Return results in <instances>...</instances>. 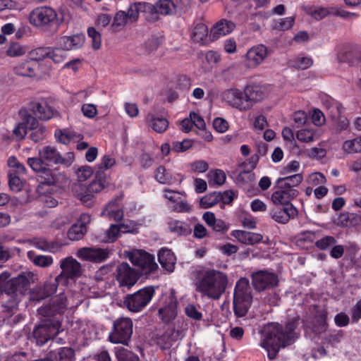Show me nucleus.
<instances>
[{"instance_id": "nucleus-1", "label": "nucleus", "mask_w": 361, "mask_h": 361, "mask_svg": "<svg viewBox=\"0 0 361 361\" xmlns=\"http://www.w3.org/2000/svg\"><path fill=\"white\" fill-rule=\"evenodd\" d=\"M74 159L73 153H68L63 157L56 147L51 145L44 146L39 149L38 157H30L27 160V165L37 173L39 183L37 190L39 192L44 185H52L57 180V176L49 168L48 163L70 166Z\"/></svg>"}, {"instance_id": "nucleus-2", "label": "nucleus", "mask_w": 361, "mask_h": 361, "mask_svg": "<svg viewBox=\"0 0 361 361\" xmlns=\"http://www.w3.org/2000/svg\"><path fill=\"white\" fill-rule=\"evenodd\" d=\"M294 321L288 322L284 327L277 323L269 324L262 332L260 345L267 350L268 357H276L279 349L292 344L297 338Z\"/></svg>"}, {"instance_id": "nucleus-3", "label": "nucleus", "mask_w": 361, "mask_h": 361, "mask_svg": "<svg viewBox=\"0 0 361 361\" xmlns=\"http://www.w3.org/2000/svg\"><path fill=\"white\" fill-rule=\"evenodd\" d=\"M228 279L219 270L207 269L200 274L195 282V290L202 297L217 300L226 291Z\"/></svg>"}, {"instance_id": "nucleus-4", "label": "nucleus", "mask_w": 361, "mask_h": 361, "mask_svg": "<svg viewBox=\"0 0 361 361\" xmlns=\"http://www.w3.org/2000/svg\"><path fill=\"white\" fill-rule=\"evenodd\" d=\"M107 184L106 178L97 176L96 179L88 185L81 182L74 183L71 186V191L74 197L83 204L92 207L95 195L100 192Z\"/></svg>"}, {"instance_id": "nucleus-5", "label": "nucleus", "mask_w": 361, "mask_h": 361, "mask_svg": "<svg viewBox=\"0 0 361 361\" xmlns=\"http://www.w3.org/2000/svg\"><path fill=\"white\" fill-rule=\"evenodd\" d=\"M252 300L249 281L246 278H240L236 283L234 296L233 309L238 317L245 315L250 307Z\"/></svg>"}, {"instance_id": "nucleus-6", "label": "nucleus", "mask_w": 361, "mask_h": 361, "mask_svg": "<svg viewBox=\"0 0 361 361\" xmlns=\"http://www.w3.org/2000/svg\"><path fill=\"white\" fill-rule=\"evenodd\" d=\"M154 293L153 286H145L134 293L126 295L123 303L130 312H140L149 305Z\"/></svg>"}, {"instance_id": "nucleus-7", "label": "nucleus", "mask_w": 361, "mask_h": 361, "mask_svg": "<svg viewBox=\"0 0 361 361\" xmlns=\"http://www.w3.org/2000/svg\"><path fill=\"white\" fill-rule=\"evenodd\" d=\"M133 321L129 317H119L114 322L109 341L113 343L128 345L133 334Z\"/></svg>"}, {"instance_id": "nucleus-8", "label": "nucleus", "mask_w": 361, "mask_h": 361, "mask_svg": "<svg viewBox=\"0 0 361 361\" xmlns=\"http://www.w3.org/2000/svg\"><path fill=\"white\" fill-rule=\"evenodd\" d=\"M61 324L59 319H45L35 327L33 336L37 345H42L61 331Z\"/></svg>"}, {"instance_id": "nucleus-9", "label": "nucleus", "mask_w": 361, "mask_h": 361, "mask_svg": "<svg viewBox=\"0 0 361 361\" xmlns=\"http://www.w3.org/2000/svg\"><path fill=\"white\" fill-rule=\"evenodd\" d=\"M128 257L131 263L138 267L142 274H152L158 268L154 257L145 251L133 250L128 255Z\"/></svg>"}, {"instance_id": "nucleus-10", "label": "nucleus", "mask_w": 361, "mask_h": 361, "mask_svg": "<svg viewBox=\"0 0 361 361\" xmlns=\"http://www.w3.org/2000/svg\"><path fill=\"white\" fill-rule=\"evenodd\" d=\"M139 279L138 274L128 263L123 262L116 268V279L123 291L130 290Z\"/></svg>"}, {"instance_id": "nucleus-11", "label": "nucleus", "mask_w": 361, "mask_h": 361, "mask_svg": "<svg viewBox=\"0 0 361 361\" xmlns=\"http://www.w3.org/2000/svg\"><path fill=\"white\" fill-rule=\"evenodd\" d=\"M306 13L317 20H322L328 16H337L343 19L356 18L359 16L355 13L349 12L338 6L309 8Z\"/></svg>"}, {"instance_id": "nucleus-12", "label": "nucleus", "mask_w": 361, "mask_h": 361, "mask_svg": "<svg viewBox=\"0 0 361 361\" xmlns=\"http://www.w3.org/2000/svg\"><path fill=\"white\" fill-rule=\"evenodd\" d=\"M59 267L61 273L56 276V279L73 280L80 277L82 274L81 264L71 256L61 259Z\"/></svg>"}, {"instance_id": "nucleus-13", "label": "nucleus", "mask_w": 361, "mask_h": 361, "mask_svg": "<svg viewBox=\"0 0 361 361\" xmlns=\"http://www.w3.org/2000/svg\"><path fill=\"white\" fill-rule=\"evenodd\" d=\"M278 283V276L267 270H259L252 274V284L257 291L271 289L276 287Z\"/></svg>"}, {"instance_id": "nucleus-14", "label": "nucleus", "mask_w": 361, "mask_h": 361, "mask_svg": "<svg viewBox=\"0 0 361 361\" xmlns=\"http://www.w3.org/2000/svg\"><path fill=\"white\" fill-rule=\"evenodd\" d=\"M56 11L49 6H41L33 9L29 15L30 23L36 27H42L56 20Z\"/></svg>"}, {"instance_id": "nucleus-15", "label": "nucleus", "mask_w": 361, "mask_h": 361, "mask_svg": "<svg viewBox=\"0 0 361 361\" xmlns=\"http://www.w3.org/2000/svg\"><path fill=\"white\" fill-rule=\"evenodd\" d=\"M222 98L230 106L241 111H246L250 109V106L247 103L244 90L242 91L237 88L226 90L223 92Z\"/></svg>"}, {"instance_id": "nucleus-16", "label": "nucleus", "mask_w": 361, "mask_h": 361, "mask_svg": "<svg viewBox=\"0 0 361 361\" xmlns=\"http://www.w3.org/2000/svg\"><path fill=\"white\" fill-rule=\"evenodd\" d=\"M178 300L173 290L166 298L163 305L159 309L158 315L164 323H170L178 315Z\"/></svg>"}, {"instance_id": "nucleus-17", "label": "nucleus", "mask_w": 361, "mask_h": 361, "mask_svg": "<svg viewBox=\"0 0 361 361\" xmlns=\"http://www.w3.org/2000/svg\"><path fill=\"white\" fill-rule=\"evenodd\" d=\"M75 255L82 260L101 263L109 257L110 250L107 248L85 247L80 248Z\"/></svg>"}, {"instance_id": "nucleus-18", "label": "nucleus", "mask_w": 361, "mask_h": 361, "mask_svg": "<svg viewBox=\"0 0 361 361\" xmlns=\"http://www.w3.org/2000/svg\"><path fill=\"white\" fill-rule=\"evenodd\" d=\"M18 114L20 121L14 126L13 134L16 140H23L25 139L30 125H34L36 123V118L25 109H20Z\"/></svg>"}, {"instance_id": "nucleus-19", "label": "nucleus", "mask_w": 361, "mask_h": 361, "mask_svg": "<svg viewBox=\"0 0 361 361\" xmlns=\"http://www.w3.org/2000/svg\"><path fill=\"white\" fill-rule=\"evenodd\" d=\"M244 94L251 109L254 104L262 101L267 97L268 90L264 85L252 82L244 87Z\"/></svg>"}, {"instance_id": "nucleus-20", "label": "nucleus", "mask_w": 361, "mask_h": 361, "mask_svg": "<svg viewBox=\"0 0 361 361\" xmlns=\"http://www.w3.org/2000/svg\"><path fill=\"white\" fill-rule=\"evenodd\" d=\"M37 280V275L30 271H23L18 276L12 278L13 295L24 294L30 285Z\"/></svg>"}, {"instance_id": "nucleus-21", "label": "nucleus", "mask_w": 361, "mask_h": 361, "mask_svg": "<svg viewBox=\"0 0 361 361\" xmlns=\"http://www.w3.org/2000/svg\"><path fill=\"white\" fill-rule=\"evenodd\" d=\"M268 54L267 48L264 44L251 47L246 54V64L249 68H255L261 64Z\"/></svg>"}, {"instance_id": "nucleus-22", "label": "nucleus", "mask_w": 361, "mask_h": 361, "mask_svg": "<svg viewBox=\"0 0 361 361\" xmlns=\"http://www.w3.org/2000/svg\"><path fill=\"white\" fill-rule=\"evenodd\" d=\"M275 188L276 190L271 195V200L274 204L290 205V202L299 195L298 189Z\"/></svg>"}, {"instance_id": "nucleus-23", "label": "nucleus", "mask_w": 361, "mask_h": 361, "mask_svg": "<svg viewBox=\"0 0 361 361\" xmlns=\"http://www.w3.org/2000/svg\"><path fill=\"white\" fill-rule=\"evenodd\" d=\"M66 297L61 294L56 296L51 304L38 309L39 314L44 317H50L56 314L63 313L66 309Z\"/></svg>"}, {"instance_id": "nucleus-24", "label": "nucleus", "mask_w": 361, "mask_h": 361, "mask_svg": "<svg viewBox=\"0 0 361 361\" xmlns=\"http://www.w3.org/2000/svg\"><path fill=\"white\" fill-rule=\"evenodd\" d=\"M235 25L231 20L221 19L212 27L209 38L210 42H214L221 37L230 34L235 28Z\"/></svg>"}, {"instance_id": "nucleus-25", "label": "nucleus", "mask_w": 361, "mask_h": 361, "mask_svg": "<svg viewBox=\"0 0 361 361\" xmlns=\"http://www.w3.org/2000/svg\"><path fill=\"white\" fill-rule=\"evenodd\" d=\"M85 40L83 34H75L71 36H61L57 39V44L66 51L81 48Z\"/></svg>"}, {"instance_id": "nucleus-26", "label": "nucleus", "mask_w": 361, "mask_h": 361, "mask_svg": "<svg viewBox=\"0 0 361 361\" xmlns=\"http://www.w3.org/2000/svg\"><path fill=\"white\" fill-rule=\"evenodd\" d=\"M176 11V5L171 0H159L155 4L147 3V11L150 14L171 15Z\"/></svg>"}, {"instance_id": "nucleus-27", "label": "nucleus", "mask_w": 361, "mask_h": 361, "mask_svg": "<svg viewBox=\"0 0 361 361\" xmlns=\"http://www.w3.org/2000/svg\"><path fill=\"white\" fill-rule=\"evenodd\" d=\"M59 281L56 277L53 280L47 281L43 286L35 288L32 293V299L42 300L53 295L57 290Z\"/></svg>"}, {"instance_id": "nucleus-28", "label": "nucleus", "mask_w": 361, "mask_h": 361, "mask_svg": "<svg viewBox=\"0 0 361 361\" xmlns=\"http://www.w3.org/2000/svg\"><path fill=\"white\" fill-rule=\"evenodd\" d=\"M30 108L32 113L41 120H49L54 115L53 109L44 99L30 102Z\"/></svg>"}, {"instance_id": "nucleus-29", "label": "nucleus", "mask_w": 361, "mask_h": 361, "mask_svg": "<svg viewBox=\"0 0 361 361\" xmlns=\"http://www.w3.org/2000/svg\"><path fill=\"white\" fill-rule=\"evenodd\" d=\"M128 227H109L103 233L99 236L102 242L110 243L116 241L121 233H137V228L127 229Z\"/></svg>"}, {"instance_id": "nucleus-30", "label": "nucleus", "mask_w": 361, "mask_h": 361, "mask_svg": "<svg viewBox=\"0 0 361 361\" xmlns=\"http://www.w3.org/2000/svg\"><path fill=\"white\" fill-rule=\"evenodd\" d=\"M39 64L35 61H26L18 63L14 68L16 75L25 77H35L39 75Z\"/></svg>"}, {"instance_id": "nucleus-31", "label": "nucleus", "mask_w": 361, "mask_h": 361, "mask_svg": "<svg viewBox=\"0 0 361 361\" xmlns=\"http://www.w3.org/2000/svg\"><path fill=\"white\" fill-rule=\"evenodd\" d=\"M145 121L149 127L158 133L165 132L169 127V121L167 119L155 113H148Z\"/></svg>"}, {"instance_id": "nucleus-32", "label": "nucleus", "mask_w": 361, "mask_h": 361, "mask_svg": "<svg viewBox=\"0 0 361 361\" xmlns=\"http://www.w3.org/2000/svg\"><path fill=\"white\" fill-rule=\"evenodd\" d=\"M298 209L293 204L285 206L282 209H279L271 214V218L279 224H285L291 218L298 215Z\"/></svg>"}, {"instance_id": "nucleus-33", "label": "nucleus", "mask_w": 361, "mask_h": 361, "mask_svg": "<svg viewBox=\"0 0 361 361\" xmlns=\"http://www.w3.org/2000/svg\"><path fill=\"white\" fill-rule=\"evenodd\" d=\"M303 180L302 173H295L293 175H286L278 178L275 181L274 188L296 189Z\"/></svg>"}, {"instance_id": "nucleus-34", "label": "nucleus", "mask_w": 361, "mask_h": 361, "mask_svg": "<svg viewBox=\"0 0 361 361\" xmlns=\"http://www.w3.org/2000/svg\"><path fill=\"white\" fill-rule=\"evenodd\" d=\"M207 26L201 22L197 23L191 33V39L194 42L200 45H206L209 41Z\"/></svg>"}, {"instance_id": "nucleus-35", "label": "nucleus", "mask_w": 361, "mask_h": 361, "mask_svg": "<svg viewBox=\"0 0 361 361\" xmlns=\"http://www.w3.org/2000/svg\"><path fill=\"white\" fill-rule=\"evenodd\" d=\"M232 235L241 243L247 245H254L262 240L261 234L243 230H235Z\"/></svg>"}, {"instance_id": "nucleus-36", "label": "nucleus", "mask_w": 361, "mask_h": 361, "mask_svg": "<svg viewBox=\"0 0 361 361\" xmlns=\"http://www.w3.org/2000/svg\"><path fill=\"white\" fill-rule=\"evenodd\" d=\"M158 260L162 267L168 271H173L176 264V257L171 250L162 248L158 253Z\"/></svg>"}, {"instance_id": "nucleus-37", "label": "nucleus", "mask_w": 361, "mask_h": 361, "mask_svg": "<svg viewBox=\"0 0 361 361\" xmlns=\"http://www.w3.org/2000/svg\"><path fill=\"white\" fill-rule=\"evenodd\" d=\"M116 201V200L111 201L102 211V215L110 220L120 222L123 219V212L119 208Z\"/></svg>"}, {"instance_id": "nucleus-38", "label": "nucleus", "mask_w": 361, "mask_h": 361, "mask_svg": "<svg viewBox=\"0 0 361 361\" xmlns=\"http://www.w3.org/2000/svg\"><path fill=\"white\" fill-rule=\"evenodd\" d=\"M179 331L169 329L158 340V345L164 350L170 348L179 338Z\"/></svg>"}, {"instance_id": "nucleus-39", "label": "nucleus", "mask_w": 361, "mask_h": 361, "mask_svg": "<svg viewBox=\"0 0 361 361\" xmlns=\"http://www.w3.org/2000/svg\"><path fill=\"white\" fill-rule=\"evenodd\" d=\"M27 257L35 265L43 268L50 267L54 262V259L51 256L42 255H37L33 251L27 252Z\"/></svg>"}, {"instance_id": "nucleus-40", "label": "nucleus", "mask_w": 361, "mask_h": 361, "mask_svg": "<svg viewBox=\"0 0 361 361\" xmlns=\"http://www.w3.org/2000/svg\"><path fill=\"white\" fill-rule=\"evenodd\" d=\"M3 293L13 296L12 279L8 271H4L0 274V295Z\"/></svg>"}, {"instance_id": "nucleus-41", "label": "nucleus", "mask_w": 361, "mask_h": 361, "mask_svg": "<svg viewBox=\"0 0 361 361\" xmlns=\"http://www.w3.org/2000/svg\"><path fill=\"white\" fill-rule=\"evenodd\" d=\"M147 2H138L132 4L128 10V15L130 22H135L139 17L140 13H147Z\"/></svg>"}, {"instance_id": "nucleus-42", "label": "nucleus", "mask_w": 361, "mask_h": 361, "mask_svg": "<svg viewBox=\"0 0 361 361\" xmlns=\"http://www.w3.org/2000/svg\"><path fill=\"white\" fill-rule=\"evenodd\" d=\"M30 138L35 142H39L43 140L46 137V128L39 125L36 119V123L30 126Z\"/></svg>"}, {"instance_id": "nucleus-43", "label": "nucleus", "mask_w": 361, "mask_h": 361, "mask_svg": "<svg viewBox=\"0 0 361 361\" xmlns=\"http://www.w3.org/2000/svg\"><path fill=\"white\" fill-rule=\"evenodd\" d=\"M290 64L296 69L305 70L313 64V60L311 57L305 56L302 54L290 60Z\"/></svg>"}, {"instance_id": "nucleus-44", "label": "nucleus", "mask_w": 361, "mask_h": 361, "mask_svg": "<svg viewBox=\"0 0 361 361\" xmlns=\"http://www.w3.org/2000/svg\"><path fill=\"white\" fill-rule=\"evenodd\" d=\"M7 165L10 169L8 173H11L13 175L18 176L26 173L25 166L14 156H11L8 159Z\"/></svg>"}, {"instance_id": "nucleus-45", "label": "nucleus", "mask_w": 361, "mask_h": 361, "mask_svg": "<svg viewBox=\"0 0 361 361\" xmlns=\"http://www.w3.org/2000/svg\"><path fill=\"white\" fill-rule=\"evenodd\" d=\"M52 357L56 361H74L75 353L71 348H60Z\"/></svg>"}, {"instance_id": "nucleus-46", "label": "nucleus", "mask_w": 361, "mask_h": 361, "mask_svg": "<svg viewBox=\"0 0 361 361\" xmlns=\"http://www.w3.org/2000/svg\"><path fill=\"white\" fill-rule=\"evenodd\" d=\"M129 21L128 15L125 11H120L114 16L111 27L114 31L122 30Z\"/></svg>"}, {"instance_id": "nucleus-47", "label": "nucleus", "mask_w": 361, "mask_h": 361, "mask_svg": "<svg viewBox=\"0 0 361 361\" xmlns=\"http://www.w3.org/2000/svg\"><path fill=\"white\" fill-rule=\"evenodd\" d=\"M252 159H253V157H252ZM257 161L258 158L252 160L250 162V170H244L240 172L237 176V180L245 183L253 181L255 180V173L252 171L256 167Z\"/></svg>"}, {"instance_id": "nucleus-48", "label": "nucleus", "mask_w": 361, "mask_h": 361, "mask_svg": "<svg viewBox=\"0 0 361 361\" xmlns=\"http://www.w3.org/2000/svg\"><path fill=\"white\" fill-rule=\"evenodd\" d=\"M209 184H216L218 185H223L226 179V176L224 171L221 169H215L210 171L207 174Z\"/></svg>"}, {"instance_id": "nucleus-49", "label": "nucleus", "mask_w": 361, "mask_h": 361, "mask_svg": "<svg viewBox=\"0 0 361 361\" xmlns=\"http://www.w3.org/2000/svg\"><path fill=\"white\" fill-rule=\"evenodd\" d=\"M345 59L351 64L361 61V45H353L350 50L346 51Z\"/></svg>"}, {"instance_id": "nucleus-50", "label": "nucleus", "mask_w": 361, "mask_h": 361, "mask_svg": "<svg viewBox=\"0 0 361 361\" xmlns=\"http://www.w3.org/2000/svg\"><path fill=\"white\" fill-rule=\"evenodd\" d=\"M343 149L348 154L361 152V137L345 141Z\"/></svg>"}, {"instance_id": "nucleus-51", "label": "nucleus", "mask_w": 361, "mask_h": 361, "mask_svg": "<svg viewBox=\"0 0 361 361\" xmlns=\"http://www.w3.org/2000/svg\"><path fill=\"white\" fill-rule=\"evenodd\" d=\"M316 130L314 128H302L297 131V139L302 142H310L314 140Z\"/></svg>"}, {"instance_id": "nucleus-52", "label": "nucleus", "mask_w": 361, "mask_h": 361, "mask_svg": "<svg viewBox=\"0 0 361 361\" xmlns=\"http://www.w3.org/2000/svg\"><path fill=\"white\" fill-rule=\"evenodd\" d=\"M35 244L38 249L50 252H56L61 248L58 243H50L44 239H39Z\"/></svg>"}, {"instance_id": "nucleus-53", "label": "nucleus", "mask_w": 361, "mask_h": 361, "mask_svg": "<svg viewBox=\"0 0 361 361\" xmlns=\"http://www.w3.org/2000/svg\"><path fill=\"white\" fill-rule=\"evenodd\" d=\"M325 104L327 106L330 116L332 118H338L343 113V105L336 100H328L325 102Z\"/></svg>"}, {"instance_id": "nucleus-54", "label": "nucleus", "mask_w": 361, "mask_h": 361, "mask_svg": "<svg viewBox=\"0 0 361 361\" xmlns=\"http://www.w3.org/2000/svg\"><path fill=\"white\" fill-rule=\"evenodd\" d=\"M27 51L25 47L17 42H11L6 49V55L10 57H19L23 56Z\"/></svg>"}, {"instance_id": "nucleus-55", "label": "nucleus", "mask_w": 361, "mask_h": 361, "mask_svg": "<svg viewBox=\"0 0 361 361\" xmlns=\"http://www.w3.org/2000/svg\"><path fill=\"white\" fill-rule=\"evenodd\" d=\"M66 50L59 47L51 49L49 47V56L48 58L51 59L54 63H60L63 62L66 58Z\"/></svg>"}, {"instance_id": "nucleus-56", "label": "nucleus", "mask_w": 361, "mask_h": 361, "mask_svg": "<svg viewBox=\"0 0 361 361\" xmlns=\"http://www.w3.org/2000/svg\"><path fill=\"white\" fill-rule=\"evenodd\" d=\"M116 355L118 361H139L137 355L124 348H118Z\"/></svg>"}, {"instance_id": "nucleus-57", "label": "nucleus", "mask_w": 361, "mask_h": 361, "mask_svg": "<svg viewBox=\"0 0 361 361\" xmlns=\"http://www.w3.org/2000/svg\"><path fill=\"white\" fill-rule=\"evenodd\" d=\"M197 307L193 304H188L185 307V313L187 317L195 321H200L202 319V313Z\"/></svg>"}, {"instance_id": "nucleus-58", "label": "nucleus", "mask_w": 361, "mask_h": 361, "mask_svg": "<svg viewBox=\"0 0 361 361\" xmlns=\"http://www.w3.org/2000/svg\"><path fill=\"white\" fill-rule=\"evenodd\" d=\"M86 232V227H70L67 236L71 240H79L83 238Z\"/></svg>"}, {"instance_id": "nucleus-59", "label": "nucleus", "mask_w": 361, "mask_h": 361, "mask_svg": "<svg viewBox=\"0 0 361 361\" xmlns=\"http://www.w3.org/2000/svg\"><path fill=\"white\" fill-rule=\"evenodd\" d=\"M336 240L331 235L324 236L315 242V246L322 250H326L334 245Z\"/></svg>"}, {"instance_id": "nucleus-60", "label": "nucleus", "mask_w": 361, "mask_h": 361, "mask_svg": "<svg viewBox=\"0 0 361 361\" xmlns=\"http://www.w3.org/2000/svg\"><path fill=\"white\" fill-rule=\"evenodd\" d=\"M30 61H35L39 63V61L44 60L48 58L49 47H39L30 52Z\"/></svg>"}, {"instance_id": "nucleus-61", "label": "nucleus", "mask_w": 361, "mask_h": 361, "mask_svg": "<svg viewBox=\"0 0 361 361\" xmlns=\"http://www.w3.org/2000/svg\"><path fill=\"white\" fill-rule=\"evenodd\" d=\"M155 178L162 184H170L173 180L171 176L166 172L165 168L162 166H159L157 169Z\"/></svg>"}, {"instance_id": "nucleus-62", "label": "nucleus", "mask_w": 361, "mask_h": 361, "mask_svg": "<svg viewBox=\"0 0 361 361\" xmlns=\"http://www.w3.org/2000/svg\"><path fill=\"white\" fill-rule=\"evenodd\" d=\"M87 35L92 39V46L95 50L99 49L102 44L101 35L95 28L91 27L87 29Z\"/></svg>"}, {"instance_id": "nucleus-63", "label": "nucleus", "mask_w": 361, "mask_h": 361, "mask_svg": "<svg viewBox=\"0 0 361 361\" xmlns=\"http://www.w3.org/2000/svg\"><path fill=\"white\" fill-rule=\"evenodd\" d=\"M295 23V18L294 17H287L284 18H281L279 20V22H277L275 25L274 28L278 30H288L290 29Z\"/></svg>"}, {"instance_id": "nucleus-64", "label": "nucleus", "mask_w": 361, "mask_h": 361, "mask_svg": "<svg viewBox=\"0 0 361 361\" xmlns=\"http://www.w3.org/2000/svg\"><path fill=\"white\" fill-rule=\"evenodd\" d=\"M218 202L215 192L202 197L200 200V205L202 208H209Z\"/></svg>"}]
</instances>
